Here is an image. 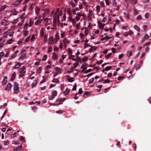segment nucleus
I'll list each match as a JSON object with an SVG mask.
<instances>
[{
	"label": "nucleus",
	"instance_id": "obj_1",
	"mask_svg": "<svg viewBox=\"0 0 151 151\" xmlns=\"http://www.w3.org/2000/svg\"><path fill=\"white\" fill-rule=\"evenodd\" d=\"M8 22V19L7 18H5L4 19L2 20L1 22V24L2 25H6L8 24L7 23Z\"/></svg>",
	"mask_w": 151,
	"mask_h": 151
},
{
	"label": "nucleus",
	"instance_id": "obj_11",
	"mask_svg": "<svg viewBox=\"0 0 151 151\" xmlns=\"http://www.w3.org/2000/svg\"><path fill=\"white\" fill-rule=\"evenodd\" d=\"M22 1V0H17L15 2L14 4L17 6Z\"/></svg>",
	"mask_w": 151,
	"mask_h": 151
},
{
	"label": "nucleus",
	"instance_id": "obj_56",
	"mask_svg": "<svg viewBox=\"0 0 151 151\" xmlns=\"http://www.w3.org/2000/svg\"><path fill=\"white\" fill-rule=\"evenodd\" d=\"M56 113L58 114H63V111L62 110L58 111H57Z\"/></svg>",
	"mask_w": 151,
	"mask_h": 151
},
{
	"label": "nucleus",
	"instance_id": "obj_2",
	"mask_svg": "<svg viewBox=\"0 0 151 151\" xmlns=\"http://www.w3.org/2000/svg\"><path fill=\"white\" fill-rule=\"evenodd\" d=\"M12 87V85L10 83H9L8 84L6 87L4 88V90H7L8 91H9Z\"/></svg>",
	"mask_w": 151,
	"mask_h": 151
},
{
	"label": "nucleus",
	"instance_id": "obj_61",
	"mask_svg": "<svg viewBox=\"0 0 151 151\" xmlns=\"http://www.w3.org/2000/svg\"><path fill=\"white\" fill-rule=\"evenodd\" d=\"M116 145L118 146L120 148L121 147V146L120 145V141H118L117 142V144H116Z\"/></svg>",
	"mask_w": 151,
	"mask_h": 151
},
{
	"label": "nucleus",
	"instance_id": "obj_12",
	"mask_svg": "<svg viewBox=\"0 0 151 151\" xmlns=\"http://www.w3.org/2000/svg\"><path fill=\"white\" fill-rule=\"evenodd\" d=\"M7 82V77L4 76V79L3 82V85H4Z\"/></svg>",
	"mask_w": 151,
	"mask_h": 151
},
{
	"label": "nucleus",
	"instance_id": "obj_16",
	"mask_svg": "<svg viewBox=\"0 0 151 151\" xmlns=\"http://www.w3.org/2000/svg\"><path fill=\"white\" fill-rule=\"evenodd\" d=\"M25 67L24 66H23L19 69V72H23L25 70Z\"/></svg>",
	"mask_w": 151,
	"mask_h": 151
},
{
	"label": "nucleus",
	"instance_id": "obj_33",
	"mask_svg": "<svg viewBox=\"0 0 151 151\" xmlns=\"http://www.w3.org/2000/svg\"><path fill=\"white\" fill-rule=\"evenodd\" d=\"M55 96H54L53 95H52L51 96H50L49 97V99L50 100H52L54 99Z\"/></svg>",
	"mask_w": 151,
	"mask_h": 151
},
{
	"label": "nucleus",
	"instance_id": "obj_25",
	"mask_svg": "<svg viewBox=\"0 0 151 151\" xmlns=\"http://www.w3.org/2000/svg\"><path fill=\"white\" fill-rule=\"evenodd\" d=\"M68 52L69 54V55H71L72 53V50H71V49L69 48L68 49Z\"/></svg>",
	"mask_w": 151,
	"mask_h": 151
},
{
	"label": "nucleus",
	"instance_id": "obj_8",
	"mask_svg": "<svg viewBox=\"0 0 151 151\" xmlns=\"http://www.w3.org/2000/svg\"><path fill=\"white\" fill-rule=\"evenodd\" d=\"M74 69V67H71L69 69L67 72L68 73H70L71 72L73 71Z\"/></svg>",
	"mask_w": 151,
	"mask_h": 151
},
{
	"label": "nucleus",
	"instance_id": "obj_26",
	"mask_svg": "<svg viewBox=\"0 0 151 151\" xmlns=\"http://www.w3.org/2000/svg\"><path fill=\"white\" fill-rule=\"evenodd\" d=\"M134 28L135 29L137 30L138 32H139L140 31V30L139 29L137 26L136 25H134Z\"/></svg>",
	"mask_w": 151,
	"mask_h": 151
},
{
	"label": "nucleus",
	"instance_id": "obj_57",
	"mask_svg": "<svg viewBox=\"0 0 151 151\" xmlns=\"http://www.w3.org/2000/svg\"><path fill=\"white\" fill-rule=\"evenodd\" d=\"M77 60H78L79 62L82 61V60L78 56H77L76 57Z\"/></svg>",
	"mask_w": 151,
	"mask_h": 151
},
{
	"label": "nucleus",
	"instance_id": "obj_59",
	"mask_svg": "<svg viewBox=\"0 0 151 151\" xmlns=\"http://www.w3.org/2000/svg\"><path fill=\"white\" fill-rule=\"evenodd\" d=\"M124 77L123 76H119L118 78V80H120L121 79H123Z\"/></svg>",
	"mask_w": 151,
	"mask_h": 151
},
{
	"label": "nucleus",
	"instance_id": "obj_60",
	"mask_svg": "<svg viewBox=\"0 0 151 151\" xmlns=\"http://www.w3.org/2000/svg\"><path fill=\"white\" fill-rule=\"evenodd\" d=\"M30 36H29L28 37H27L26 39L25 40V41L26 42H27L30 39Z\"/></svg>",
	"mask_w": 151,
	"mask_h": 151
},
{
	"label": "nucleus",
	"instance_id": "obj_17",
	"mask_svg": "<svg viewBox=\"0 0 151 151\" xmlns=\"http://www.w3.org/2000/svg\"><path fill=\"white\" fill-rule=\"evenodd\" d=\"M40 10V9L38 7L36 6V9L35 10L36 12L37 15H38V14L39 13V12Z\"/></svg>",
	"mask_w": 151,
	"mask_h": 151
},
{
	"label": "nucleus",
	"instance_id": "obj_64",
	"mask_svg": "<svg viewBox=\"0 0 151 151\" xmlns=\"http://www.w3.org/2000/svg\"><path fill=\"white\" fill-rule=\"evenodd\" d=\"M111 50L112 52L114 53H115L116 51V50L114 48H112L111 49Z\"/></svg>",
	"mask_w": 151,
	"mask_h": 151
},
{
	"label": "nucleus",
	"instance_id": "obj_15",
	"mask_svg": "<svg viewBox=\"0 0 151 151\" xmlns=\"http://www.w3.org/2000/svg\"><path fill=\"white\" fill-rule=\"evenodd\" d=\"M70 92V90L68 88H67L65 91L64 92V93L66 94V95H68L69 93Z\"/></svg>",
	"mask_w": 151,
	"mask_h": 151
},
{
	"label": "nucleus",
	"instance_id": "obj_27",
	"mask_svg": "<svg viewBox=\"0 0 151 151\" xmlns=\"http://www.w3.org/2000/svg\"><path fill=\"white\" fill-rule=\"evenodd\" d=\"M6 7V6L4 5L0 8V11H2L4 10Z\"/></svg>",
	"mask_w": 151,
	"mask_h": 151
},
{
	"label": "nucleus",
	"instance_id": "obj_18",
	"mask_svg": "<svg viewBox=\"0 0 151 151\" xmlns=\"http://www.w3.org/2000/svg\"><path fill=\"white\" fill-rule=\"evenodd\" d=\"M53 26H56V18H55L53 19Z\"/></svg>",
	"mask_w": 151,
	"mask_h": 151
},
{
	"label": "nucleus",
	"instance_id": "obj_45",
	"mask_svg": "<svg viewBox=\"0 0 151 151\" xmlns=\"http://www.w3.org/2000/svg\"><path fill=\"white\" fill-rule=\"evenodd\" d=\"M47 55H44L43 59H42V60L43 61L46 60L47 59Z\"/></svg>",
	"mask_w": 151,
	"mask_h": 151
},
{
	"label": "nucleus",
	"instance_id": "obj_30",
	"mask_svg": "<svg viewBox=\"0 0 151 151\" xmlns=\"http://www.w3.org/2000/svg\"><path fill=\"white\" fill-rule=\"evenodd\" d=\"M55 69L58 71V72L60 73L61 71V70L59 67H57L55 68Z\"/></svg>",
	"mask_w": 151,
	"mask_h": 151
},
{
	"label": "nucleus",
	"instance_id": "obj_19",
	"mask_svg": "<svg viewBox=\"0 0 151 151\" xmlns=\"http://www.w3.org/2000/svg\"><path fill=\"white\" fill-rule=\"evenodd\" d=\"M150 15V14L148 12L146 13L145 15V17L146 19H148Z\"/></svg>",
	"mask_w": 151,
	"mask_h": 151
},
{
	"label": "nucleus",
	"instance_id": "obj_44",
	"mask_svg": "<svg viewBox=\"0 0 151 151\" xmlns=\"http://www.w3.org/2000/svg\"><path fill=\"white\" fill-rule=\"evenodd\" d=\"M19 84L17 82H15L14 83V87H15V88H19Z\"/></svg>",
	"mask_w": 151,
	"mask_h": 151
},
{
	"label": "nucleus",
	"instance_id": "obj_54",
	"mask_svg": "<svg viewBox=\"0 0 151 151\" xmlns=\"http://www.w3.org/2000/svg\"><path fill=\"white\" fill-rule=\"evenodd\" d=\"M20 139L22 142H25V140L24 139V138L22 136H20Z\"/></svg>",
	"mask_w": 151,
	"mask_h": 151
},
{
	"label": "nucleus",
	"instance_id": "obj_7",
	"mask_svg": "<svg viewBox=\"0 0 151 151\" xmlns=\"http://www.w3.org/2000/svg\"><path fill=\"white\" fill-rule=\"evenodd\" d=\"M16 73L15 72H14L13 73L12 76V77L11 79V81H13L15 78L16 77Z\"/></svg>",
	"mask_w": 151,
	"mask_h": 151
},
{
	"label": "nucleus",
	"instance_id": "obj_3",
	"mask_svg": "<svg viewBox=\"0 0 151 151\" xmlns=\"http://www.w3.org/2000/svg\"><path fill=\"white\" fill-rule=\"evenodd\" d=\"M98 23L99 27L101 29H103L104 28V25L105 24H103L100 21H98Z\"/></svg>",
	"mask_w": 151,
	"mask_h": 151
},
{
	"label": "nucleus",
	"instance_id": "obj_53",
	"mask_svg": "<svg viewBox=\"0 0 151 151\" xmlns=\"http://www.w3.org/2000/svg\"><path fill=\"white\" fill-rule=\"evenodd\" d=\"M87 57L86 56L84 57L83 58H82V60L83 62L86 61L87 60Z\"/></svg>",
	"mask_w": 151,
	"mask_h": 151
},
{
	"label": "nucleus",
	"instance_id": "obj_49",
	"mask_svg": "<svg viewBox=\"0 0 151 151\" xmlns=\"http://www.w3.org/2000/svg\"><path fill=\"white\" fill-rule=\"evenodd\" d=\"M35 103H38V104L39 105L40 104V101H36L35 103H34L33 102H32L30 103V104L32 105Z\"/></svg>",
	"mask_w": 151,
	"mask_h": 151
},
{
	"label": "nucleus",
	"instance_id": "obj_21",
	"mask_svg": "<svg viewBox=\"0 0 151 151\" xmlns=\"http://www.w3.org/2000/svg\"><path fill=\"white\" fill-rule=\"evenodd\" d=\"M55 37L56 39L57 40L56 42H58V40H59V36L58 33H56L55 35Z\"/></svg>",
	"mask_w": 151,
	"mask_h": 151
},
{
	"label": "nucleus",
	"instance_id": "obj_35",
	"mask_svg": "<svg viewBox=\"0 0 151 151\" xmlns=\"http://www.w3.org/2000/svg\"><path fill=\"white\" fill-rule=\"evenodd\" d=\"M67 11L68 13L69 14V15L71 14V13H72L71 11L70 8H68L67 9Z\"/></svg>",
	"mask_w": 151,
	"mask_h": 151
},
{
	"label": "nucleus",
	"instance_id": "obj_23",
	"mask_svg": "<svg viewBox=\"0 0 151 151\" xmlns=\"http://www.w3.org/2000/svg\"><path fill=\"white\" fill-rule=\"evenodd\" d=\"M111 68L112 67L111 66H107L105 68V70L106 71H108L110 70Z\"/></svg>",
	"mask_w": 151,
	"mask_h": 151
},
{
	"label": "nucleus",
	"instance_id": "obj_9",
	"mask_svg": "<svg viewBox=\"0 0 151 151\" xmlns=\"http://www.w3.org/2000/svg\"><path fill=\"white\" fill-rule=\"evenodd\" d=\"M14 93H18L19 91V88H15V87H14Z\"/></svg>",
	"mask_w": 151,
	"mask_h": 151
},
{
	"label": "nucleus",
	"instance_id": "obj_14",
	"mask_svg": "<svg viewBox=\"0 0 151 151\" xmlns=\"http://www.w3.org/2000/svg\"><path fill=\"white\" fill-rule=\"evenodd\" d=\"M29 33V32L27 30H25L23 32V35L24 36H27Z\"/></svg>",
	"mask_w": 151,
	"mask_h": 151
},
{
	"label": "nucleus",
	"instance_id": "obj_42",
	"mask_svg": "<svg viewBox=\"0 0 151 151\" xmlns=\"http://www.w3.org/2000/svg\"><path fill=\"white\" fill-rule=\"evenodd\" d=\"M78 93L80 94H81L83 93V91H82V88H80L79 89Z\"/></svg>",
	"mask_w": 151,
	"mask_h": 151
},
{
	"label": "nucleus",
	"instance_id": "obj_20",
	"mask_svg": "<svg viewBox=\"0 0 151 151\" xmlns=\"http://www.w3.org/2000/svg\"><path fill=\"white\" fill-rule=\"evenodd\" d=\"M70 3L71 4L73 8H75L76 7V4H75L74 2L72 1H70Z\"/></svg>",
	"mask_w": 151,
	"mask_h": 151
},
{
	"label": "nucleus",
	"instance_id": "obj_4",
	"mask_svg": "<svg viewBox=\"0 0 151 151\" xmlns=\"http://www.w3.org/2000/svg\"><path fill=\"white\" fill-rule=\"evenodd\" d=\"M65 99H66L65 98H63L62 99H59V103H57V105H58L62 104L63 101H65Z\"/></svg>",
	"mask_w": 151,
	"mask_h": 151
},
{
	"label": "nucleus",
	"instance_id": "obj_62",
	"mask_svg": "<svg viewBox=\"0 0 151 151\" xmlns=\"http://www.w3.org/2000/svg\"><path fill=\"white\" fill-rule=\"evenodd\" d=\"M12 39H11L9 40H8L7 42L9 44H11L12 43Z\"/></svg>",
	"mask_w": 151,
	"mask_h": 151
},
{
	"label": "nucleus",
	"instance_id": "obj_43",
	"mask_svg": "<svg viewBox=\"0 0 151 151\" xmlns=\"http://www.w3.org/2000/svg\"><path fill=\"white\" fill-rule=\"evenodd\" d=\"M87 65L86 63H84L83 64L82 66L81 67V68H86V67L87 66Z\"/></svg>",
	"mask_w": 151,
	"mask_h": 151
},
{
	"label": "nucleus",
	"instance_id": "obj_10",
	"mask_svg": "<svg viewBox=\"0 0 151 151\" xmlns=\"http://www.w3.org/2000/svg\"><path fill=\"white\" fill-rule=\"evenodd\" d=\"M132 55V52L131 51H128L127 53V55L128 57H130Z\"/></svg>",
	"mask_w": 151,
	"mask_h": 151
},
{
	"label": "nucleus",
	"instance_id": "obj_51",
	"mask_svg": "<svg viewBox=\"0 0 151 151\" xmlns=\"http://www.w3.org/2000/svg\"><path fill=\"white\" fill-rule=\"evenodd\" d=\"M5 41H3L2 42L0 43V48L2 47L4 45Z\"/></svg>",
	"mask_w": 151,
	"mask_h": 151
},
{
	"label": "nucleus",
	"instance_id": "obj_32",
	"mask_svg": "<svg viewBox=\"0 0 151 151\" xmlns=\"http://www.w3.org/2000/svg\"><path fill=\"white\" fill-rule=\"evenodd\" d=\"M111 81L109 79H107L106 80H105L103 82L104 83H110Z\"/></svg>",
	"mask_w": 151,
	"mask_h": 151
},
{
	"label": "nucleus",
	"instance_id": "obj_6",
	"mask_svg": "<svg viewBox=\"0 0 151 151\" xmlns=\"http://www.w3.org/2000/svg\"><path fill=\"white\" fill-rule=\"evenodd\" d=\"M58 58L57 55L55 52H53V53L52 58L54 59H57Z\"/></svg>",
	"mask_w": 151,
	"mask_h": 151
},
{
	"label": "nucleus",
	"instance_id": "obj_55",
	"mask_svg": "<svg viewBox=\"0 0 151 151\" xmlns=\"http://www.w3.org/2000/svg\"><path fill=\"white\" fill-rule=\"evenodd\" d=\"M52 48L51 46H49L48 49V53H50L51 51L52 50Z\"/></svg>",
	"mask_w": 151,
	"mask_h": 151
},
{
	"label": "nucleus",
	"instance_id": "obj_52",
	"mask_svg": "<svg viewBox=\"0 0 151 151\" xmlns=\"http://www.w3.org/2000/svg\"><path fill=\"white\" fill-rule=\"evenodd\" d=\"M52 81L54 82H55L57 83H58L59 82V81L58 79L55 78Z\"/></svg>",
	"mask_w": 151,
	"mask_h": 151
},
{
	"label": "nucleus",
	"instance_id": "obj_13",
	"mask_svg": "<svg viewBox=\"0 0 151 151\" xmlns=\"http://www.w3.org/2000/svg\"><path fill=\"white\" fill-rule=\"evenodd\" d=\"M12 13H13L14 15H16L18 13V12L16 11V9H14L12 10Z\"/></svg>",
	"mask_w": 151,
	"mask_h": 151
},
{
	"label": "nucleus",
	"instance_id": "obj_58",
	"mask_svg": "<svg viewBox=\"0 0 151 151\" xmlns=\"http://www.w3.org/2000/svg\"><path fill=\"white\" fill-rule=\"evenodd\" d=\"M94 78H91V79L89 80V83H92L93 82V81H94Z\"/></svg>",
	"mask_w": 151,
	"mask_h": 151
},
{
	"label": "nucleus",
	"instance_id": "obj_40",
	"mask_svg": "<svg viewBox=\"0 0 151 151\" xmlns=\"http://www.w3.org/2000/svg\"><path fill=\"white\" fill-rule=\"evenodd\" d=\"M84 95H89L91 94V92L88 91H86L84 93Z\"/></svg>",
	"mask_w": 151,
	"mask_h": 151
},
{
	"label": "nucleus",
	"instance_id": "obj_47",
	"mask_svg": "<svg viewBox=\"0 0 151 151\" xmlns=\"http://www.w3.org/2000/svg\"><path fill=\"white\" fill-rule=\"evenodd\" d=\"M63 42L64 44H66L67 43L69 42L66 39H65L63 40Z\"/></svg>",
	"mask_w": 151,
	"mask_h": 151
},
{
	"label": "nucleus",
	"instance_id": "obj_46",
	"mask_svg": "<svg viewBox=\"0 0 151 151\" xmlns=\"http://www.w3.org/2000/svg\"><path fill=\"white\" fill-rule=\"evenodd\" d=\"M76 85H77L76 83H75L74 84V86L72 89V90L73 91H75L76 90Z\"/></svg>",
	"mask_w": 151,
	"mask_h": 151
},
{
	"label": "nucleus",
	"instance_id": "obj_28",
	"mask_svg": "<svg viewBox=\"0 0 151 151\" xmlns=\"http://www.w3.org/2000/svg\"><path fill=\"white\" fill-rule=\"evenodd\" d=\"M25 57L26 54L24 53H23L22 56L20 57V59H23Z\"/></svg>",
	"mask_w": 151,
	"mask_h": 151
},
{
	"label": "nucleus",
	"instance_id": "obj_22",
	"mask_svg": "<svg viewBox=\"0 0 151 151\" xmlns=\"http://www.w3.org/2000/svg\"><path fill=\"white\" fill-rule=\"evenodd\" d=\"M26 71H24L23 72H21L20 74H19V76L21 77H23Z\"/></svg>",
	"mask_w": 151,
	"mask_h": 151
},
{
	"label": "nucleus",
	"instance_id": "obj_34",
	"mask_svg": "<svg viewBox=\"0 0 151 151\" xmlns=\"http://www.w3.org/2000/svg\"><path fill=\"white\" fill-rule=\"evenodd\" d=\"M6 112H7V110H5L4 111V112L3 115L2 116H1V120H2V119L3 118V117H4V116H5V115L6 113Z\"/></svg>",
	"mask_w": 151,
	"mask_h": 151
},
{
	"label": "nucleus",
	"instance_id": "obj_50",
	"mask_svg": "<svg viewBox=\"0 0 151 151\" xmlns=\"http://www.w3.org/2000/svg\"><path fill=\"white\" fill-rule=\"evenodd\" d=\"M26 17L25 14L24 13L21 15L20 17L22 19H24Z\"/></svg>",
	"mask_w": 151,
	"mask_h": 151
},
{
	"label": "nucleus",
	"instance_id": "obj_37",
	"mask_svg": "<svg viewBox=\"0 0 151 151\" xmlns=\"http://www.w3.org/2000/svg\"><path fill=\"white\" fill-rule=\"evenodd\" d=\"M92 71V70L91 69H90L88 70H86L85 72V73L86 74H87L88 72H91Z\"/></svg>",
	"mask_w": 151,
	"mask_h": 151
},
{
	"label": "nucleus",
	"instance_id": "obj_31",
	"mask_svg": "<svg viewBox=\"0 0 151 151\" xmlns=\"http://www.w3.org/2000/svg\"><path fill=\"white\" fill-rule=\"evenodd\" d=\"M41 70H42L41 67H39L37 69V73H40L41 72Z\"/></svg>",
	"mask_w": 151,
	"mask_h": 151
},
{
	"label": "nucleus",
	"instance_id": "obj_38",
	"mask_svg": "<svg viewBox=\"0 0 151 151\" xmlns=\"http://www.w3.org/2000/svg\"><path fill=\"white\" fill-rule=\"evenodd\" d=\"M57 92L56 91H54L52 92V95L55 96H57Z\"/></svg>",
	"mask_w": 151,
	"mask_h": 151
},
{
	"label": "nucleus",
	"instance_id": "obj_29",
	"mask_svg": "<svg viewBox=\"0 0 151 151\" xmlns=\"http://www.w3.org/2000/svg\"><path fill=\"white\" fill-rule=\"evenodd\" d=\"M73 77H72L70 78H68V82H72L74 81V80H73Z\"/></svg>",
	"mask_w": 151,
	"mask_h": 151
},
{
	"label": "nucleus",
	"instance_id": "obj_24",
	"mask_svg": "<svg viewBox=\"0 0 151 151\" xmlns=\"http://www.w3.org/2000/svg\"><path fill=\"white\" fill-rule=\"evenodd\" d=\"M40 60V59H37V61L35 63V64L36 65H38L39 64Z\"/></svg>",
	"mask_w": 151,
	"mask_h": 151
},
{
	"label": "nucleus",
	"instance_id": "obj_36",
	"mask_svg": "<svg viewBox=\"0 0 151 151\" xmlns=\"http://www.w3.org/2000/svg\"><path fill=\"white\" fill-rule=\"evenodd\" d=\"M79 64V63H78V62H77L76 63H75L74 64V66L73 67H74V68H76L78 65Z\"/></svg>",
	"mask_w": 151,
	"mask_h": 151
},
{
	"label": "nucleus",
	"instance_id": "obj_5",
	"mask_svg": "<svg viewBox=\"0 0 151 151\" xmlns=\"http://www.w3.org/2000/svg\"><path fill=\"white\" fill-rule=\"evenodd\" d=\"M21 64L19 62H18L14 66V68H18L21 66Z\"/></svg>",
	"mask_w": 151,
	"mask_h": 151
},
{
	"label": "nucleus",
	"instance_id": "obj_48",
	"mask_svg": "<svg viewBox=\"0 0 151 151\" xmlns=\"http://www.w3.org/2000/svg\"><path fill=\"white\" fill-rule=\"evenodd\" d=\"M71 22H72V23L73 25H75L76 24V19H72Z\"/></svg>",
	"mask_w": 151,
	"mask_h": 151
},
{
	"label": "nucleus",
	"instance_id": "obj_41",
	"mask_svg": "<svg viewBox=\"0 0 151 151\" xmlns=\"http://www.w3.org/2000/svg\"><path fill=\"white\" fill-rule=\"evenodd\" d=\"M37 83V81H35L32 83V88L34 87L35 86H36V84Z\"/></svg>",
	"mask_w": 151,
	"mask_h": 151
},
{
	"label": "nucleus",
	"instance_id": "obj_39",
	"mask_svg": "<svg viewBox=\"0 0 151 151\" xmlns=\"http://www.w3.org/2000/svg\"><path fill=\"white\" fill-rule=\"evenodd\" d=\"M92 12L91 11V10H89V13L88 14V19H89V17H90L92 15Z\"/></svg>",
	"mask_w": 151,
	"mask_h": 151
},
{
	"label": "nucleus",
	"instance_id": "obj_63",
	"mask_svg": "<svg viewBox=\"0 0 151 151\" xmlns=\"http://www.w3.org/2000/svg\"><path fill=\"white\" fill-rule=\"evenodd\" d=\"M124 56V55L123 54H121L119 55V58L121 59Z\"/></svg>",
	"mask_w": 151,
	"mask_h": 151
}]
</instances>
